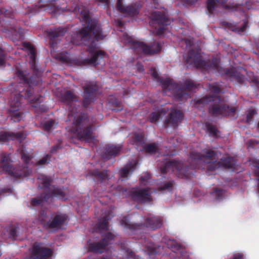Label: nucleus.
Instances as JSON below:
<instances>
[{"label": "nucleus", "mask_w": 259, "mask_h": 259, "mask_svg": "<svg viewBox=\"0 0 259 259\" xmlns=\"http://www.w3.org/2000/svg\"><path fill=\"white\" fill-rule=\"evenodd\" d=\"M42 102V96L39 95L38 96L35 97L33 99L31 100L32 106L36 108L37 106Z\"/></svg>", "instance_id": "obj_44"}, {"label": "nucleus", "mask_w": 259, "mask_h": 259, "mask_svg": "<svg viewBox=\"0 0 259 259\" xmlns=\"http://www.w3.org/2000/svg\"><path fill=\"white\" fill-rule=\"evenodd\" d=\"M61 100L64 104L70 105L78 101V97L72 91L69 90L62 94Z\"/></svg>", "instance_id": "obj_25"}, {"label": "nucleus", "mask_w": 259, "mask_h": 259, "mask_svg": "<svg viewBox=\"0 0 259 259\" xmlns=\"http://www.w3.org/2000/svg\"><path fill=\"white\" fill-rule=\"evenodd\" d=\"M252 164L254 167H256V169L254 170V174L256 177H258V175L256 172H259V159H254L252 161Z\"/></svg>", "instance_id": "obj_53"}, {"label": "nucleus", "mask_w": 259, "mask_h": 259, "mask_svg": "<svg viewBox=\"0 0 259 259\" xmlns=\"http://www.w3.org/2000/svg\"><path fill=\"white\" fill-rule=\"evenodd\" d=\"M66 31V29L63 27H59L55 28L54 29H51L49 31L48 36L50 37V39L52 40L58 37L63 36L65 34Z\"/></svg>", "instance_id": "obj_29"}, {"label": "nucleus", "mask_w": 259, "mask_h": 259, "mask_svg": "<svg viewBox=\"0 0 259 259\" xmlns=\"http://www.w3.org/2000/svg\"><path fill=\"white\" fill-rule=\"evenodd\" d=\"M227 1L228 0H207L206 5L208 13L210 14H212L218 4L223 5L227 10H230L232 11L237 10L238 7L237 5H227Z\"/></svg>", "instance_id": "obj_19"}, {"label": "nucleus", "mask_w": 259, "mask_h": 259, "mask_svg": "<svg viewBox=\"0 0 259 259\" xmlns=\"http://www.w3.org/2000/svg\"><path fill=\"white\" fill-rule=\"evenodd\" d=\"M162 88L164 94L174 96L178 101H184L188 97V92L196 88L195 82L192 80H186L182 87L175 83L172 79H162Z\"/></svg>", "instance_id": "obj_5"}, {"label": "nucleus", "mask_w": 259, "mask_h": 259, "mask_svg": "<svg viewBox=\"0 0 259 259\" xmlns=\"http://www.w3.org/2000/svg\"><path fill=\"white\" fill-rule=\"evenodd\" d=\"M168 108H162L156 112L151 113L149 116V120L151 122L154 123L157 122L162 115H165L168 111Z\"/></svg>", "instance_id": "obj_28"}, {"label": "nucleus", "mask_w": 259, "mask_h": 259, "mask_svg": "<svg viewBox=\"0 0 259 259\" xmlns=\"http://www.w3.org/2000/svg\"><path fill=\"white\" fill-rule=\"evenodd\" d=\"M121 147L114 145H107L105 151L101 154V157L104 160H108L116 156L120 152Z\"/></svg>", "instance_id": "obj_21"}, {"label": "nucleus", "mask_w": 259, "mask_h": 259, "mask_svg": "<svg viewBox=\"0 0 259 259\" xmlns=\"http://www.w3.org/2000/svg\"><path fill=\"white\" fill-rule=\"evenodd\" d=\"M225 194V191L223 189L215 188L211 192V195L215 197L217 200L222 199Z\"/></svg>", "instance_id": "obj_37"}, {"label": "nucleus", "mask_w": 259, "mask_h": 259, "mask_svg": "<svg viewBox=\"0 0 259 259\" xmlns=\"http://www.w3.org/2000/svg\"><path fill=\"white\" fill-rule=\"evenodd\" d=\"M72 124V131L78 140L89 142L95 139L93 125L87 113H81L74 117Z\"/></svg>", "instance_id": "obj_6"}, {"label": "nucleus", "mask_w": 259, "mask_h": 259, "mask_svg": "<svg viewBox=\"0 0 259 259\" xmlns=\"http://www.w3.org/2000/svg\"><path fill=\"white\" fill-rule=\"evenodd\" d=\"M45 3V10L53 14L60 13L61 11H65L72 12L75 14H80L84 22L87 24L79 30L76 34V36L80 39V42H74L76 45L83 44L89 46L88 50L91 54V58H86L82 60L80 65H93L96 66L98 64L105 65L104 59L107 57L106 53L101 50H97V45L95 41L102 40L105 37L103 35L101 26L98 21L91 19L89 11L84 7L78 4H74L70 9L67 7H62L59 4V0H40Z\"/></svg>", "instance_id": "obj_1"}, {"label": "nucleus", "mask_w": 259, "mask_h": 259, "mask_svg": "<svg viewBox=\"0 0 259 259\" xmlns=\"http://www.w3.org/2000/svg\"><path fill=\"white\" fill-rule=\"evenodd\" d=\"M55 124V121L54 120L51 119L44 122L42 124V126L45 131L47 132H50L51 130H52L53 128H54Z\"/></svg>", "instance_id": "obj_40"}, {"label": "nucleus", "mask_w": 259, "mask_h": 259, "mask_svg": "<svg viewBox=\"0 0 259 259\" xmlns=\"http://www.w3.org/2000/svg\"><path fill=\"white\" fill-rule=\"evenodd\" d=\"M61 148L59 145H56L53 146L50 150L51 154H54L57 152L58 150Z\"/></svg>", "instance_id": "obj_55"}, {"label": "nucleus", "mask_w": 259, "mask_h": 259, "mask_svg": "<svg viewBox=\"0 0 259 259\" xmlns=\"http://www.w3.org/2000/svg\"><path fill=\"white\" fill-rule=\"evenodd\" d=\"M26 138V135L23 132H20L17 133H11V139H16L20 142H22Z\"/></svg>", "instance_id": "obj_41"}, {"label": "nucleus", "mask_w": 259, "mask_h": 259, "mask_svg": "<svg viewBox=\"0 0 259 259\" xmlns=\"http://www.w3.org/2000/svg\"><path fill=\"white\" fill-rule=\"evenodd\" d=\"M257 175H258V177H257V180L258 181V184H257V189L258 191L259 192V172H256Z\"/></svg>", "instance_id": "obj_60"}, {"label": "nucleus", "mask_w": 259, "mask_h": 259, "mask_svg": "<svg viewBox=\"0 0 259 259\" xmlns=\"http://www.w3.org/2000/svg\"><path fill=\"white\" fill-rule=\"evenodd\" d=\"M256 114V112L254 109L249 110L246 116V122L248 123L252 121L253 116Z\"/></svg>", "instance_id": "obj_49"}, {"label": "nucleus", "mask_w": 259, "mask_h": 259, "mask_svg": "<svg viewBox=\"0 0 259 259\" xmlns=\"http://www.w3.org/2000/svg\"><path fill=\"white\" fill-rule=\"evenodd\" d=\"M130 140L131 144L136 146H141L145 143V138L142 134H133Z\"/></svg>", "instance_id": "obj_30"}, {"label": "nucleus", "mask_w": 259, "mask_h": 259, "mask_svg": "<svg viewBox=\"0 0 259 259\" xmlns=\"http://www.w3.org/2000/svg\"><path fill=\"white\" fill-rule=\"evenodd\" d=\"M82 89L83 90L82 105L84 108H88L91 104L97 100L99 88L96 82H88L83 85Z\"/></svg>", "instance_id": "obj_13"}, {"label": "nucleus", "mask_w": 259, "mask_h": 259, "mask_svg": "<svg viewBox=\"0 0 259 259\" xmlns=\"http://www.w3.org/2000/svg\"><path fill=\"white\" fill-rule=\"evenodd\" d=\"M116 9L125 16L130 17H137L142 8V6L138 3H134L127 6H124L123 0H117L116 5Z\"/></svg>", "instance_id": "obj_15"}, {"label": "nucleus", "mask_w": 259, "mask_h": 259, "mask_svg": "<svg viewBox=\"0 0 259 259\" xmlns=\"http://www.w3.org/2000/svg\"><path fill=\"white\" fill-rule=\"evenodd\" d=\"M217 156V152L211 149L203 150V154L197 152L190 153L188 159L189 165H184L182 161L176 159L168 161L160 167V173L166 174L169 170L175 172L177 177L182 179H189L193 175L195 169L200 168L206 163L209 165L211 160Z\"/></svg>", "instance_id": "obj_2"}, {"label": "nucleus", "mask_w": 259, "mask_h": 259, "mask_svg": "<svg viewBox=\"0 0 259 259\" xmlns=\"http://www.w3.org/2000/svg\"><path fill=\"white\" fill-rule=\"evenodd\" d=\"M150 25L155 28L156 35H163L166 27L170 24V20L164 12L155 11L150 16Z\"/></svg>", "instance_id": "obj_11"}, {"label": "nucleus", "mask_w": 259, "mask_h": 259, "mask_svg": "<svg viewBox=\"0 0 259 259\" xmlns=\"http://www.w3.org/2000/svg\"><path fill=\"white\" fill-rule=\"evenodd\" d=\"M5 64V55L4 51L0 48V66Z\"/></svg>", "instance_id": "obj_54"}, {"label": "nucleus", "mask_w": 259, "mask_h": 259, "mask_svg": "<svg viewBox=\"0 0 259 259\" xmlns=\"http://www.w3.org/2000/svg\"><path fill=\"white\" fill-rule=\"evenodd\" d=\"M232 259H244V258L242 254L238 253L234 254Z\"/></svg>", "instance_id": "obj_56"}, {"label": "nucleus", "mask_w": 259, "mask_h": 259, "mask_svg": "<svg viewBox=\"0 0 259 259\" xmlns=\"http://www.w3.org/2000/svg\"><path fill=\"white\" fill-rule=\"evenodd\" d=\"M50 199V195L47 194V192L44 190V192L39 196L34 198L31 200V204L33 206H41L44 203L47 202Z\"/></svg>", "instance_id": "obj_26"}, {"label": "nucleus", "mask_w": 259, "mask_h": 259, "mask_svg": "<svg viewBox=\"0 0 259 259\" xmlns=\"http://www.w3.org/2000/svg\"><path fill=\"white\" fill-rule=\"evenodd\" d=\"M168 247L171 249L172 251L176 252L179 251L181 249V245L177 243L174 240H170L167 243Z\"/></svg>", "instance_id": "obj_43"}, {"label": "nucleus", "mask_w": 259, "mask_h": 259, "mask_svg": "<svg viewBox=\"0 0 259 259\" xmlns=\"http://www.w3.org/2000/svg\"><path fill=\"white\" fill-rule=\"evenodd\" d=\"M225 73L227 76L230 77L232 80L236 81L239 83H242L244 81V76L236 71L234 68L226 69L225 70Z\"/></svg>", "instance_id": "obj_24"}, {"label": "nucleus", "mask_w": 259, "mask_h": 259, "mask_svg": "<svg viewBox=\"0 0 259 259\" xmlns=\"http://www.w3.org/2000/svg\"><path fill=\"white\" fill-rule=\"evenodd\" d=\"M10 191H11V190L10 189H2V190H0V195L4 193L10 192Z\"/></svg>", "instance_id": "obj_59"}, {"label": "nucleus", "mask_w": 259, "mask_h": 259, "mask_svg": "<svg viewBox=\"0 0 259 259\" xmlns=\"http://www.w3.org/2000/svg\"><path fill=\"white\" fill-rule=\"evenodd\" d=\"M143 148L144 151L148 153H155L158 150L157 146L155 143L147 144Z\"/></svg>", "instance_id": "obj_36"}, {"label": "nucleus", "mask_w": 259, "mask_h": 259, "mask_svg": "<svg viewBox=\"0 0 259 259\" xmlns=\"http://www.w3.org/2000/svg\"><path fill=\"white\" fill-rule=\"evenodd\" d=\"M128 196L134 201L139 203L149 202L151 200L149 189L133 188L128 191Z\"/></svg>", "instance_id": "obj_16"}, {"label": "nucleus", "mask_w": 259, "mask_h": 259, "mask_svg": "<svg viewBox=\"0 0 259 259\" xmlns=\"http://www.w3.org/2000/svg\"><path fill=\"white\" fill-rule=\"evenodd\" d=\"M183 117V113L180 110L172 109L164 120V125L166 127L176 128L178 127L179 123L181 122Z\"/></svg>", "instance_id": "obj_18"}, {"label": "nucleus", "mask_w": 259, "mask_h": 259, "mask_svg": "<svg viewBox=\"0 0 259 259\" xmlns=\"http://www.w3.org/2000/svg\"><path fill=\"white\" fill-rule=\"evenodd\" d=\"M212 102L208 108L209 114L213 117L220 115L223 116L234 117L236 113L235 107H231L226 104L224 100L220 96L214 95H205L203 98L197 101V105L204 106Z\"/></svg>", "instance_id": "obj_4"}, {"label": "nucleus", "mask_w": 259, "mask_h": 259, "mask_svg": "<svg viewBox=\"0 0 259 259\" xmlns=\"http://www.w3.org/2000/svg\"><path fill=\"white\" fill-rule=\"evenodd\" d=\"M139 70H140L141 71H144V67L142 66H141L140 67H139Z\"/></svg>", "instance_id": "obj_61"}, {"label": "nucleus", "mask_w": 259, "mask_h": 259, "mask_svg": "<svg viewBox=\"0 0 259 259\" xmlns=\"http://www.w3.org/2000/svg\"><path fill=\"white\" fill-rule=\"evenodd\" d=\"M122 25H123V24H122L121 22H118V26H119V27H122Z\"/></svg>", "instance_id": "obj_63"}, {"label": "nucleus", "mask_w": 259, "mask_h": 259, "mask_svg": "<svg viewBox=\"0 0 259 259\" xmlns=\"http://www.w3.org/2000/svg\"><path fill=\"white\" fill-rule=\"evenodd\" d=\"M151 75L153 78L157 79L158 80V81L161 83V85H162V82L160 81L161 79H166L168 78L160 77L159 76V75L157 73L156 69L155 68H152L151 69Z\"/></svg>", "instance_id": "obj_45"}, {"label": "nucleus", "mask_w": 259, "mask_h": 259, "mask_svg": "<svg viewBox=\"0 0 259 259\" xmlns=\"http://www.w3.org/2000/svg\"><path fill=\"white\" fill-rule=\"evenodd\" d=\"M51 154H46L44 157L37 162L36 165H42L48 164L51 161Z\"/></svg>", "instance_id": "obj_42"}, {"label": "nucleus", "mask_w": 259, "mask_h": 259, "mask_svg": "<svg viewBox=\"0 0 259 259\" xmlns=\"http://www.w3.org/2000/svg\"><path fill=\"white\" fill-rule=\"evenodd\" d=\"M21 155V158L23 162L26 164H28L31 159V157H30L29 153L25 152L24 150H22Z\"/></svg>", "instance_id": "obj_47"}, {"label": "nucleus", "mask_w": 259, "mask_h": 259, "mask_svg": "<svg viewBox=\"0 0 259 259\" xmlns=\"http://www.w3.org/2000/svg\"><path fill=\"white\" fill-rule=\"evenodd\" d=\"M106 248L105 245L101 241L88 244V249L90 252L101 254L106 250Z\"/></svg>", "instance_id": "obj_27"}, {"label": "nucleus", "mask_w": 259, "mask_h": 259, "mask_svg": "<svg viewBox=\"0 0 259 259\" xmlns=\"http://www.w3.org/2000/svg\"><path fill=\"white\" fill-rule=\"evenodd\" d=\"M11 139V133H5L0 134V140L3 141H6Z\"/></svg>", "instance_id": "obj_50"}, {"label": "nucleus", "mask_w": 259, "mask_h": 259, "mask_svg": "<svg viewBox=\"0 0 259 259\" xmlns=\"http://www.w3.org/2000/svg\"><path fill=\"white\" fill-rule=\"evenodd\" d=\"M235 165L234 159L232 157L222 158L219 161H213L207 166V171H213L219 168H231Z\"/></svg>", "instance_id": "obj_17"}, {"label": "nucleus", "mask_w": 259, "mask_h": 259, "mask_svg": "<svg viewBox=\"0 0 259 259\" xmlns=\"http://www.w3.org/2000/svg\"><path fill=\"white\" fill-rule=\"evenodd\" d=\"M187 64L193 65L197 68L206 70H218L220 63V59L214 57L211 61H206L202 56L193 49L190 50L184 57Z\"/></svg>", "instance_id": "obj_9"}, {"label": "nucleus", "mask_w": 259, "mask_h": 259, "mask_svg": "<svg viewBox=\"0 0 259 259\" xmlns=\"http://www.w3.org/2000/svg\"><path fill=\"white\" fill-rule=\"evenodd\" d=\"M9 237L12 240H16L18 237L17 228L15 226H11L8 228Z\"/></svg>", "instance_id": "obj_38"}, {"label": "nucleus", "mask_w": 259, "mask_h": 259, "mask_svg": "<svg viewBox=\"0 0 259 259\" xmlns=\"http://www.w3.org/2000/svg\"><path fill=\"white\" fill-rule=\"evenodd\" d=\"M136 164H130L122 168L119 171V175L120 177L122 178H127L128 174L134 170L136 168Z\"/></svg>", "instance_id": "obj_31"}, {"label": "nucleus", "mask_w": 259, "mask_h": 259, "mask_svg": "<svg viewBox=\"0 0 259 259\" xmlns=\"http://www.w3.org/2000/svg\"><path fill=\"white\" fill-rule=\"evenodd\" d=\"M198 0H187L186 4L188 5H193L195 4Z\"/></svg>", "instance_id": "obj_58"}, {"label": "nucleus", "mask_w": 259, "mask_h": 259, "mask_svg": "<svg viewBox=\"0 0 259 259\" xmlns=\"http://www.w3.org/2000/svg\"><path fill=\"white\" fill-rule=\"evenodd\" d=\"M205 126L207 128V131L210 133L211 135L213 137L217 136V134L219 132V131L217 129L215 126L208 122L206 123Z\"/></svg>", "instance_id": "obj_39"}, {"label": "nucleus", "mask_w": 259, "mask_h": 259, "mask_svg": "<svg viewBox=\"0 0 259 259\" xmlns=\"http://www.w3.org/2000/svg\"><path fill=\"white\" fill-rule=\"evenodd\" d=\"M257 128L259 130V121H258V122L257 123Z\"/></svg>", "instance_id": "obj_64"}, {"label": "nucleus", "mask_w": 259, "mask_h": 259, "mask_svg": "<svg viewBox=\"0 0 259 259\" xmlns=\"http://www.w3.org/2000/svg\"><path fill=\"white\" fill-rule=\"evenodd\" d=\"M12 162L10 154L2 153L0 155V168L5 173L17 178L24 176L22 167L20 166L13 165Z\"/></svg>", "instance_id": "obj_12"}, {"label": "nucleus", "mask_w": 259, "mask_h": 259, "mask_svg": "<svg viewBox=\"0 0 259 259\" xmlns=\"http://www.w3.org/2000/svg\"><path fill=\"white\" fill-rule=\"evenodd\" d=\"M98 6L103 5L105 8L108 7L110 5V0H96Z\"/></svg>", "instance_id": "obj_52"}, {"label": "nucleus", "mask_w": 259, "mask_h": 259, "mask_svg": "<svg viewBox=\"0 0 259 259\" xmlns=\"http://www.w3.org/2000/svg\"><path fill=\"white\" fill-rule=\"evenodd\" d=\"M109 103L114 107L112 109L113 111H120L123 109L121 102L117 99H111Z\"/></svg>", "instance_id": "obj_35"}, {"label": "nucleus", "mask_w": 259, "mask_h": 259, "mask_svg": "<svg viewBox=\"0 0 259 259\" xmlns=\"http://www.w3.org/2000/svg\"><path fill=\"white\" fill-rule=\"evenodd\" d=\"M22 46L27 51L29 56V64L31 69L33 71V74L30 75L29 73L26 70L22 71L17 69L16 71V75L24 84L27 85L26 89H24L22 91L20 92L19 95L25 99H30L34 93L33 89L31 85H37L40 82V72L36 65V51L35 49L30 42L26 41L23 42Z\"/></svg>", "instance_id": "obj_3"}, {"label": "nucleus", "mask_w": 259, "mask_h": 259, "mask_svg": "<svg viewBox=\"0 0 259 259\" xmlns=\"http://www.w3.org/2000/svg\"><path fill=\"white\" fill-rule=\"evenodd\" d=\"M52 250L42 246V243H34L29 255L23 259H51Z\"/></svg>", "instance_id": "obj_14"}, {"label": "nucleus", "mask_w": 259, "mask_h": 259, "mask_svg": "<svg viewBox=\"0 0 259 259\" xmlns=\"http://www.w3.org/2000/svg\"><path fill=\"white\" fill-rule=\"evenodd\" d=\"M125 42L131 45L133 52L138 55H153L161 52L162 45L158 41H154L148 45L135 40L127 35H123Z\"/></svg>", "instance_id": "obj_7"}, {"label": "nucleus", "mask_w": 259, "mask_h": 259, "mask_svg": "<svg viewBox=\"0 0 259 259\" xmlns=\"http://www.w3.org/2000/svg\"><path fill=\"white\" fill-rule=\"evenodd\" d=\"M38 180L39 183L38 188L44 189L47 194L50 195V198L56 197L61 200H65L67 199L68 189L64 187L52 186L53 180L51 177L42 175L38 177Z\"/></svg>", "instance_id": "obj_10"}, {"label": "nucleus", "mask_w": 259, "mask_h": 259, "mask_svg": "<svg viewBox=\"0 0 259 259\" xmlns=\"http://www.w3.org/2000/svg\"><path fill=\"white\" fill-rule=\"evenodd\" d=\"M246 25H247V23H244V25L241 27L239 29L238 28V30L237 31L238 32H243L246 29Z\"/></svg>", "instance_id": "obj_57"}, {"label": "nucleus", "mask_w": 259, "mask_h": 259, "mask_svg": "<svg viewBox=\"0 0 259 259\" xmlns=\"http://www.w3.org/2000/svg\"><path fill=\"white\" fill-rule=\"evenodd\" d=\"M209 88L210 92L214 94H219L221 92V88L216 84L210 85Z\"/></svg>", "instance_id": "obj_48"}, {"label": "nucleus", "mask_w": 259, "mask_h": 259, "mask_svg": "<svg viewBox=\"0 0 259 259\" xmlns=\"http://www.w3.org/2000/svg\"><path fill=\"white\" fill-rule=\"evenodd\" d=\"M175 184V182L173 180L169 181L168 182H167L165 183H164L163 185H161L160 186H159L158 187V190L159 191H171L173 187Z\"/></svg>", "instance_id": "obj_34"}, {"label": "nucleus", "mask_w": 259, "mask_h": 259, "mask_svg": "<svg viewBox=\"0 0 259 259\" xmlns=\"http://www.w3.org/2000/svg\"><path fill=\"white\" fill-rule=\"evenodd\" d=\"M21 103L17 101L15 104L11 103V107L9 109V114L11 118V120L14 122L20 121L23 114V111L21 108Z\"/></svg>", "instance_id": "obj_22"}, {"label": "nucleus", "mask_w": 259, "mask_h": 259, "mask_svg": "<svg viewBox=\"0 0 259 259\" xmlns=\"http://www.w3.org/2000/svg\"><path fill=\"white\" fill-rule=\"evenodd\" d=\"M222 24L226 28H227L232 31H237L238 30V28L233 24L228 23L227 22H223Z\"/></svg>", "instance_id": "obj_46"}, {"label": "nucleus", "mask_w": 259, "mask_h": 259, "mask_svg": "<svg viewBox=\"0 0 259 259\" xmlns=\"http://www.w3.org/2000/svg\"><path fill=\"white\" fill-rule=\"evenodd\" d=\"M150 179V175L148 173L146 174L144 176H142L140 179V181L142 184L145 185L149 180Z\"/></svg>", "instance_id": "obj_51"}, {"label": "nucleus", "mask_w": 259, "mask_h": 259, "mask_svg": "<svg viewBox=\"0 0 259 259\" xmlns=\"http://www.w3.org/2000/svg\"><path fill=\"white\" fill-rule=\"evenodd\" d=\"M67 217L66 214H57L54 217L52 221H50L47 222L45 226L49 229H59L66 221Z\"/></svg>", "instance_id": "obj_20"}, {"label": "nucleus", "mask_w": 259, "mask_h": 259, "mask_svg": "<svg viewBox=\"0 0 259 259\" xmlns=\"http://www.w3.org/2000/svg\"><path fill=\"white\" fill-rule=\"evenodd\" d=\"M110 220L109 215H105L103 217L102 220L100 221L97 225V228L100 230L107 231L109 230L108 221Z\"/></svg>", "instance_id": "obj_32"}, {"label": "nucleus", "mask_w": 259, "mask_h": 259, "mask_svg": "<svg viewBox=\"0 0 259 259\" xmlns=\"http://www.w3.org/2000/svg\"><path fill=\"white\" fill-rule=\"evenodd\" d=\"M256 47L259 49V39L256 41Z\"/></svg>", "instance_id": "obj_62"}, {"label": "nucleus", "mask_w": 259, "mask_h": 259, "mask_svg": "<svg viewBox=\"0 0 259 259\" xmlns=\"http://www.w3.org/2000/svg\"><path fill=\"white\" fill-rule=\"evenodd\" d=\"M120 225L124 228L132 231L142 230L145 228L155 230L162 226V219L159 216L150 214L145 219L144 223L132 224L130 222L128 217L125 216L121 219Z\"/></svg>", "instance_id": "obj_8"}, {"label": "nucleus", "mask_w": 259, "mask_h": 259, "mask_svg": "<svg viewBox=\"0 0 259 259\" xmlns=\"http://www.w3.org/2000/svg\"><path fill=\"white\" fill-rule=\"evenodd\" d=\"M88 175L93 177L95 179L101 183L104 181L108 180L109 179L108 170H107L102 171L99 169L90 170L88 172Z\"/></svg>", "instance_id": "obj_23"}, {"label": "nucleus", "mask_w": 259, "mask_h": 259, "mask_svg": "<svg viewBox=\"0 0 259 259\" xmlns=\"http://www.w3.org/2000/svg\"><path fill=\"white\" fill-rule=\"evenodd\" d=\"M115 236L111 232L107 233L102 235V238L101 241L104 243L105 246L106 247L109 244L111 243V242L114 240Z\"/></svg>", "instance_id": "obj_33"}]
</instances>
